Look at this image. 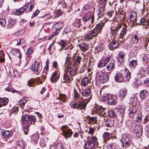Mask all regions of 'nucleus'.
<instances>
[{"label": "nucleus", "mask_w": 149, "mask_h": 149, "mask_svg": "<svg viewBox=\"0 0 149 149\" xmlns=\"http://www.w3.org/2000/svg\"><path fill=\"white\" fill-rule=\"evenodd\" d=\"M59 44L62 48L65 47L66 45L65 41L63 40H61L60 42H59Z\"/></svg>", "instance_id": "obj_58"}, {"label": "nucleus", "mask_w": 149, "mask_h": 149, "mask_svg": "<svg viewBox=\"0 0 149 149\" xmlns=\"http://www.w3.org/2000/svg\"><path fill=\"white\" fill-rule=\"evenodd\" d=\"M97 74L99 77L100 79L103 83H105L108 81L109 77L105 74L102 71L97 72Z\"/></svg>", "instance_id": "obj_5"}, {"label": "nucleus", "mask_w": 149, "mask_h": 149, "mask_svg": "<svg viewBox=\"0 0 149 149\" xmlns=\"http://www.w3.org/2000/svg\"><path fill=\"white\" fill-rule=\"evenodd\" d=\"M83 100H85L84 101H82L78 103L79 105V110H82L85 109L86 107L87 104L90 100V97L88 98H83Z\"/></svg>", "instance_id": "obj_7"}, {"label": "nucleus", "mask_w": 149, "mask_h": 149, "mask_svg": "<svg viewBox=\"0 0 149 149\" xmlns=\"http://www.w3.org/2000/svg\"><path fill=\"white\" fill-rule=\"evenodd\" d=\"M81 94L83 96L82 98H86V97H88V98L89 97V96L91 93V90L90 88L86 89L84 90H82L80 91ZM91 97V96H90Z\"/></svg>", "instance_id": "obj_8"}, {"label": "nucleus", "mask_w": 149, "mask_h": 149, "mask_svg": "<svg viewBox=\"0 0 149 149\" xmlns=\"http://www.w3.org/2000/svg\"><path fill=\"white\" fill-rule=\"evenodd\" d=\"M26 10H27L25 9V8H24L22 7L16 10L14 13L17 15H20L23 14L24 12L26 11Z\"/></svg>", "instance_id": "obj_23"}, {"label": "nucleus", "mask_w": 149, "mask_h": 149, "mask_svg": "<svg viewBox=\"0 0 149 149\" xmlns=\"http://www.w3.org/2000/svg\"><path fill=\"white\" fill-rule=\"evenodd\" d=\"M79 46L80 50L83 52L87 50L89 48L88 45L84 42L81 43L80 44H79Z\"/></svg>", "instance_id": "obj_20"}, {"label": "nucleus", "mask_w": 149, "mask_h": 149, "mask_svg": "<svg viewBox=\"0 0 149 149\" xmlns=\"http://www.w3.org/2000/svg\"><path fill=\"white\" fill-rule=\"evenodd\" d=\"M68 54L67 55V57L66 59L65 64L67 63L68 65H70L74 61V57L76 54H73V55L70 54V52H68Z\"/></svg>", "instance_id": "obj_6"}, {"label": "nucleus", "mask_w": 149, "mask_h": 149, "mask_svg": "<svg viewBox=\"0 0 149 149\" xmlns=\"http://www.w3.org/2000/svg\"><path fill=\"white\" fill-rule=\"evenodd\" d=\"M67 73L71 77L74 76L76 74V70L73 67L72 68L69 66L67 68Z\"/></svg>", "instance_id": "obj_10"}, {"label": "nucleus", "mask_w": 149, "mask_h": 149, "mask_svg": "<svg viewBox=\"0 0 149 149\" xmlns=\"http://www.w3.org/2000/svg\"><path fill=\"white\" fill-rule=\"evenodd\" d=\"M29 116L26 114L22 116V123H27L29 121Z\"/></svg>", "instance_id": "obj_41"}, {"label": "nucleus", "mask_w": 149, "mask_h": 149, "mask_svg": "<svg viewBox=\"0 0 149 149\" xmlns=\"http://www.w3.org/2000/svg\"><path fill=\"white\" fill-rule=\"evenodd\" d=\"M136 13L135 11H132L130 15V19L132 23H136Z\"/></svg>", "instance_id": "obj_17"}, {"label": "nucleus", "mask_w": 149, "mask_h": 149, "mask_svg": "<svg viewBox=\"0 0 149 149\" xmlns=\"http://www.w3.org/2000/svg\"><path fill=\"white\" fill-rule=\"evenodd\" d=\"M121 141L125 143L126 146H130L131 140L129 135L127 134H123L120 139Z\"/></svg>", "instance_id": "obj_3"}, {"label": "nucleus", "mask_w": 149, "mask_h": 149, "mask_svg": "<svg viewBox=\"0 0 149 149\" xmlns=\"http://www.w3.org/2000/svg\"><path fill=\"white\" fill-rule=\"evenodd\" d=\"M136 109L135 107H133L131 108L129 110V116L130 118L132 119L134 118L136 113Z\"/></svg>", "instance_id": "obj_12"}, {"label": "nucleus", "mask_w": 149, "mask_h": 149, "mask_svg": "<svg viewBox=\"0 0 149 149\" xmlns=\"http://www.w3.org/2000/svg\"><path fill=\"white\" fill-rule=\"evenodd\" d=\"M10 75L14 77H17L19 76V73L16 70H12L9 72Z\"/></svg>", "instance_id": "obj_40"}, {"label": "nucleus", "mask_w": 149, "mask_h": 149, "mask_svg": "<svg viewBox=\"0 0 149 149\" xmlns=\"http://www.w3.org/2000/svg\"><path fill=\"white\" fill-rule=\"evenodd\" d=\"M26 102V99L25 97H23L20 100L19 102V104L20 107L23 108V106Z\"/></svg>", "instance_id": "obj_44"}, {"label": "nucleus", "mask_w": 149, "mask_h": 149, "mask_svg": "<svg viewBox=\"0 0 149 149\" xmlns=\"http://www.w3.org/2000/svg\"><path fill=\"white\" fill-rule=\"evenodd\" d=\"M59 98L63 102H64L66 99V96L64 94H61L59 95V98L57 97V99Z\"/></svg>", "instance_id": "obj_57"}, {"label": "nucleus", "mask_w": 149, "mask_h": 149, "mask_svg": "<svg viewBox=\"0 0 149 149\" xmlns=\"http://www.w3.org/2000/svg\"><path fill=\"white\" fill-rule=\"evenodd\" d=\"M115 63H110L108 64L107 66V70L109 71L110 72L114 68Z\"/></svg>", "instance_id": "obj_37"}, {"label": "nucleus", "mask_w": 149, "mask_h": 149, "mask_svg": "<svg viewBox=\"0 0 149 149\" xmlns=\"http://www.w3.org/2000/svg\"><path fill=\"white\" fill-rule=\"evenodd\" d=\"M103 143L106 144V143L110 139L109 133L107 132H105L103 134Z\"/></svg>", "instance_id": "obj_21"}, {"label": "nucleus", "mask_w": 149, "mask_h": 149, "mask_svg": "<svg viewBox=\"0 0 149 149\" xmlns=\"http://www.w3.org/2000/svg\"><path fill=\"white\" fill-rule=\"evenodd\" d=\"M109 115L111 117L116 118V113L113 110H111L109 112Z\"/></svg>", "instance_id": "obj_55"}, {"label": "nucleus", "mask_w": 149, "mask_h": 149, "mask_svg": "<svg viewBox=\"0 0 149 149\" xmlns=\"http://www.w3.org/2000/svg\"><path fill=\"white\" fill-rule=\"evenodd\" d=\"M148 95V93L146 90L142 91L140 92V97L142 99H145Z\"/></svg>", "instance_id": "obj_27"}, {"label": "nucleus", "mask_w": 149, "mask_h": 149, "mask_svg": "<svg viewBox=\"0 0 149 149\" xmlns=\"http://www.w3.org/2000/svg\"><path fill=\"white\" fill-rule=\"evenodd\" d=\"M70 106L74 109H76L79 110V105L78 103L75 102H72L70 103Z\"/></svg>", "instance_id": "obj_47"}, {"label": "nucleus", "mask_w": 149, "mask_h": 149, "mask_svg": "<svg viewBox=\"0 0 149 149\" xmlns=\"http://www.w3.org/2000/svg\"><path fill=\"white\" fill-rule=\"evenodd\" d=\"M142 58V60L144 61L148 62L149 55L146 54H142L141 55Z\"/></svg>", "instance_id": "obj_53"}, {"label": "nucleus", "mask_w": 149, "mask_h": 149, "mask_svg": "<svg viewBox=\"0 0 149 149\" xmlns=\"http://www.w3.org/2000/svg\"><path fill=\"white\" fill-rule=\"evenodd\" d=\"M73 78L68 76V74L67 73H65L63 76V81L62 82L64 83H70L73 80Z\"/></svg>", "instance_id": "obj_18"}, {"label": "nucleus", "mask_w": 149, "mask_h": 149, "mask_svg": "<svg viewBox=\"0 0 149 149\" xmlns=\"http://www.w3.org/2000/svg\"><path fill=\"white\" fill-rule=\"evenodd\" d=\"M36 121V118L35 116H29V121L30 122L31 124H33L34 125H35Z\"/></svg>", "instance_id": "obj_45"}, {"label": "nucleus", "mask_w": 149, "mask_h": 149, "mask_svg": "<svg viewBox=\"0 0 149 149\" xmlns=\"http://www.w3.org/2000/svg\"><path fill=\"white\" fill-rule=\"evenodd\" d=\"M14 24V22L11 19H9L8 22L7 27L8 29L11 28L13 27Z\"/></svg>", "instance_id": "obj_39"}, {"label": "nucleus", "mask_w": 149, "mask_h": 149, "mask_svg": "<svg viewBox=\"0 0 149 149\" xmlns=\"http://www.w3.org/2000/svg\"><path fill=\"white\" fill-rule=\"evenodd\" d=\"M105 63H104L103 61L102 60L100 61L97 64V67L99 68H102L106 65Z\"/></svg>", "instance_id": "obj_59"}, {"label": "nucleus", "mask_w": 149, "mask_h": 149, "mask_svg": "<svg viewBox=\"0 0 149 149\" xmlns=\"http://www.w3.org/2000/svg\"><path fill=\"white\" fill-rule=\"evenodd\" d=\"M71 31V29L70 26H67L64 29L63 32L62 34L63 35H65L68 34L70 33Z\"/></svg>", "instance_id": "obj_36"}, {"label": "nucleus", "mask_w": 149, "mask_h": 149, "mask_svg": "<svg viewBox=\"0 0 149 149\" xmlns=\"http://www.w3.org/2000/svg\"><path fill=\"white\" fill-rule=\"evenodd\" d=\"M115 80L118 82H122L124 81V77L122 73H117L115 77Z\"/></svg>", "instance_id": "obj_14"}, {"label": "nucleus", "mask_w": 149, "mask_h": 149, "mask_svg": "<svg viewBox=\"0 0 149 149\" xmlns=\"http://www.w3.org/2000/svg\"><path fill=\"white\" fill-rule=\"evenodd\" d=\"M121 24H118L113 29H111V33L112 36H115L117 34L118 32L121 28Z\"/></svg>", "instance_id": "obj_19"}, {"label": "nucleus", "mask_w": 149, "mask_h": 149, "mask_svg": "<svg viewBox=\"0 0 149 149\" xmlns=\"http://www.w3.org/2000/svg\"><path fill=\"white\" fill-rule=\"evenodd\" d=\"M134 123H131V127L132 131L134 134H136L137 136L139 137L142 136L143 133L142 126L140 124H138L134 126Z\"/></svg>", "instance_id": "obj_1"}, {"label": "nucleus", "mask_w": 149, "mask_h": 149, "mask_svg": "<svg viewBox=\"0 0 149 149\" xmlns=\"http://www.w3.org/2000/svg\"><path fill=\"white\" fill-rule=\"evenodd\" d=\"M114 120L111 119H108L106 121V125L107 127H111L114 125Z\"/></svg>", "instance_id": "obj_43"}, {"label": "nucleus", "mask_w": 149, "mask_h": 149, "mask_svg": "<svg viewBox=\"0 0 149 149\" xmlns=\"http://www.w3.org/2000/svg\"><path fill=\"white\" fill-rule=\"evenodd\" d=\"M137 64V61L136 60H132L130 63L129 66L133 68H135L136 65Z\"/></svg>", "instance_id": "obj_48"}, {"label": "nucleus", "mask_w": 149, "mask_h": 149, "mask_svg": "<svg viewBox=\"0 0 149 149\" xmlns=\"http://www.w3.org/2000/svg\"><path fill=\"white\" fill-rule=\"evenodd\" d=\"M110 58V56L109 55L107 54L106 56H103V59L102 60L103 61L104 63L106 64L109 61Z\"/></svg>", "instance_id": "obj_46"}, {"label": "nucleus", "mask_w": 149, "mask_h": 149, "mask_svg": "<svg viewBox=\"0 0 149 149\" xmlns=\"http://www.w3.org/2000/svg\"><path fill=\"white\" fill-rule=\"evenodd\" d=\"M143 84L145 86L149 87V78H146L143 81Z\"/></svg>", "instance_id": "obj_62"}, {"label": "nucleus", "mask_w": 149, "mask_h": 149, "mask_svg": "<svg viewBox=\"0 0 149 149\" xmlns=\"http://www.w3.org/2000/svg\"><path fill=\"white\" fill-rule=\"evenodd\" d=\"M26 144L25 142H24L23 139L19 140L18 141V146L21 149H24L26 146Z\"/></svg>", "instance_id": "obj_26"}, {"label": "nucleus", "mask_w": 149, "mask_h": 149, "mask_svg": "<svg viewBox=\"0 0 149 149\" xmlns=\"http://www.w3.org/2000/svg\"><path fill=\"white\" fill-rule=\"evenodd\" d=\"M61 130L63 132V135L66 139L70 138L72 134V130L67 125L62 126Z\"/></svg>", "instance_id": "obj_2"}, {"label": "nucleus", "mask_w": 149, "mask_h": 149, "mask_svg": "<svg viewBox=\"0 0 149 149\" xmlns=\"http://www.w3.org/2000/svg\"><path fill=\"white\" fill-rule=\"evenodd\" d=\"M84 38L86 40L88 41L91 39L92 38V36L90 32L88 34H86L84 37Z\"/></svg>", "instance_id": "obj_61"}, {"label": "nucleus", "mask_w": 149, "mask_h": 149, "mask_svg": "<svg viewBox=\"0 0 149 149\" xmlns=\"http://www.w3.org/2000/svg\"><path fill=\"white\" fill-rule=\"evenodd\" d=\"M104 24L102 22L98 23L96 26L95 29L99 31L100 32L102 30V29L104 26Z\"/></svg>", "instance_id": "obj_35"}, {"label": "nucleus", "mask_w": 149, "mask_h": 149, "mask_svg": "<svg viewBox=\"0 0 149 149\" xmlns=\"http://www.w3.org/2000/svg\"><path fill=\"white\" fill-rule=\"evenodd\" d=\"M8 102V99L6 97L0 98V107L6 105Z\"/></svg>", "instance_id": "obj_25"}, {"label": "nucleus", "mask_w": 149, "mask_h": 149, "mask_svg": "<svg viewBox=\"0 0 149 149\" xmlns=\"http://www.w3.org/2000/svg\"><path fill=\"white\" fill-rule=\"evenodd\" d=\"M5 90L9 92H12L13 93L16 92L17 93H19V92L18 91H17L14 89L10 87H8L5 89Z\"/></svg>", "instance_id": "obj_52"}, {"label": "nucleus", "mask_w": 149, "mask_h": 149, "mask_svg": "<svg viewBox=\"0 0 149 149\" xmlns=\"http://www.w3.org/2000/svg\"><path fill=\"white\" fill-rule=\"evenodd\" d=\"M2 135L4 138L9 137L11 136L9 131H4L2 132Z\"/></svg>", "instance_id": "obj_38"}, {"label": "nucleus", "mask_w": 149, "mask_h": 149, "mask_svg": "<svg viewBox=\"0 0 149 149\" xmlns=\"http://www.w3.org/2000/svg\"><path fill=\"white\" fill-rule=\"evenodd\" d=\"M107 102L110 104L114 105L116 104V102L112 98H110L107 101Z\"/></svg>", "instance_id": "obj_63"}, {"label": "nucleus", "mask_w": 149, "mask_h": 149, "mask_svg": "<svg viewBox=\"0 0 149 149\" xmlns=\"http://www.w3.org/2000/svg\"><path fill=\"white\" fill-rule=\"evenodd\" d=\"M25 40L23 39H19L17 41V45H22L25 42Z\"/></svg>", "instance_id": "obj_60"}, {"label": "nucleus", "mask_w": 149, "mask_h": 149, "mask_svg": "<svg viewBox=\"0 0 149 149\" xmlns=\"http://www.w3.org/2000/svg\"><path fill=\"white\" fill-rule=\"evenodd\" d=\"M104 49V46L102 44H99L96 47L95 51L96 53H99L102 51Z\"/></svg>", "instance_id": "obj_32"}, {"label": "nucleus", "mask_w": 149, "mask_h": 149, "mask_svg": "<svg viewBox=\"0 0 149 149\" xmlns=\"http://www.w3.org/2000/svg\"><path fill=\"white\" fill-rule=\"evenodd\" d=\"M126 89H122L120 90L118 96L120 97H124L127 93Z\"/></svg>", "instance_id": "obj_33"}, {"label": "nucleus", "mask_w": 149, "mask_h": 149, "mask_svg": "<svg viewBox=\"0 0 149 149\" xmlns=\"http://www.w3.org/2000/svg\"><path fill=\"white\" fill-rule=\"evenodd\" d=\"M127 33V28L126 26H124L121 30L120 33L119 34L118 37L120 38H124Z\"/></svg>", "instance_id": "obj_24"}, {"label": "nucleus", "mask_w": 149, "mask_h": 149, "mask_svg": "<svg viewBox=\"0 0 149 149\" xmlns=\"http://www.w3.org/2000/svg\"><path fill=\"white\" fill-rule=\"evenodd\" d=\"M94 147L95 145L89 142L88 141L86 143L85 146V148L87 149H93L94 148Z\"/></svg>", "instance_id": "obj_34"}, {"label": "nucleus", "mask_w": 149, "mask_h": 149, "mask_svg": "<svg viewBox=\"0 0 149 149\" xmlns=\"http://www.w3.org/2000/svg\"><path fill=\"white\" fill-rule=\"evenodd\" d=\"M63 26V24L62 22H59L54 24L52 28L53 29L55 30L56 31H57L61 29Z\"/></svg>", "instance_id": "obj_15"}, {"label": "nucleus", "mask_w": 149, "mask_h": 149, "mask_svg": "<svg viewBox=\"0 0 149 149\" xmlns=\"http://www.w3.org/2000/svg\"><path fill=\"white\" fill-rule=\"evenodd\" d=\"M141 83V80L139 78H137L135 79V81L133 84V86L134 88H137L140 86Z\"/></svg>", "instance_id": "obj_30"}, {"label": "nucleus", "mask_w": 149, "mask_h": 149, "mask_svg": "<svg viewBox=\"0 0 149 149\" xmlns=\"http://www.w3.org/2000/svg\"><path fill=\"white\" fill-rule=\"evenodd\" d=\"M41 69L40 64L37 61L34 62L31 68V70L36 72L37 74H39Z\"/></svg>", "instance_id": "obj_4"}, {"label": "nucleus", "mask_w": 149, "mask_h": 149, "mask_svg": "<svg viewBox=\"0 0 149 149\" xmlns=\"http://www.w3.org/2000/svg\"><path fill=\"white\" fill-rule=\"evenodd\" d=\"M142 115L140 113H136L132 119L133 120L140 122L142 120Z\"/></svg>", "instance_id": "obj_22"}, {"label": "nucleus", "mask_w": 149, "mask_h": 149, "mask_svg": "<svg viewBox=\"0 0 149 149\" xmlns=\"http://www.w3.org/2000/svg\"><path fill=\"white\" fill-rule=\"evenodd\" d=\"M88 133L91 134H94V131L95 130V127H92L90 126L88 127Z\"/></svg>", "instance_id": "obj_51"}, {"label": "nucleus", "mask_w": 149, "mask_h": 149, "mask_svg": "<svg viewBox=\"0 0 149 149\" xmlns=\"http://www.w3.org/2000/svg\"><path fill=\"white\" fill-rule=\"evenodd\" d=\"M12 52L15 55L18 57L19 60L21 59V55L19 49H15L13 50Z\"/></svg>", "instance_id": "obj_28"}, {"label": "nucleus", "mask_w": 149, "mask_h": 149, "mask_svg": "<svg viewBox=\"0 0 149 149\" xmlns=\"http://www.w3.org/2000/svg\"><path fill=\"white\" fill-rule=\"evenodd\" d=\"M60 77V74L58 72H54L50 78V80L52 82L55 83L58 80Z\"/></svg>", "instance_id": "obj_9"}, {"label": "nucleus", "mask_w": 149, "mask_h": 149, "mask_svg": "<svg viewBox=\"0 0 149 149\" xmlns=\"http://www.w3.org/2000/svg\"><path fill=\"white\" fill-rule=\"evenodd\" d=\"M90 33L92 37H95L97 36L98 34L100 33L99 31L95 29H94L90 31Z\"/></svg>", "instance_id": "obj_42"}, {"label": "nucleus", "mask_w": 149, "mask_h": 149, "mask_svg": "<svg viewBox=\"0 0 149 149\" xmlns=\"http://www.w3.org/2000/svg\"><path fill=\"white\" fill-rule=\"evenodd\" d=\"M33 8V5L32 4L30 5V8L29 9V6L28 5H27L26 6L25 8L26 10H26V12L27 13H28L29 12L31 11L32 9Z\"/></svg>", "instance_id": "obj_56"}, {"label": "nucleus", "mask_w": 149, "mask_h": 149, "mask_svg": "<svg viewBox=\"0 0 149 149\" xmlns=\"http://www.w3.org/2000/svg\"><path fill=\"white\" fill-rule=\"evenodd\" d=\"M55 149H63V145L60 143H58L56 145Z\"/></svg>", "instance_id": "obj_64"}, {"label": "nucleus", "mask_w": 149, "mask_h": 149, "mask_svg": "<svg viewBox=\"0 0 149 149\" xmlns=\"http://www.w3.org/2000/svg\"><path fill=\"white\" fill-rule=\"evenodd\" d=\"M88 140L89 142L92 143L95 146L98 143V139L96 136L91 135V137L88 138Z\"/></svg>", "instance_id": "obj_11"}, {"label": "nucleus", "mask_w": 149, "mask_h": 149, "mask_svg": "<svg viewBox=\"0 0 149 149\" xmlns=\"http://www.w3.org/2000/svg\"><path fill=\"white\" fill-rule=\"evenodd\" d=\"M73 25L77 27H79L81 25V21L79 19H77L75 20L73 24Z\"/></svg>", "instance_id": "obj_50"}, {"label": "nucleus", "mask_w": 149, "mask_h": 149, "mask_svg": "<svg viewBox=\"0 0 149 149\" xmlns=\"http://www.w3.org/2000/svg\"><path fill=\"white\" fill-rule=\"evenodd\" d=\"M131 73L128 70H127L126 71V74L125 75V78L126 81H129L131 78Z\"/></svg>", "instance_id": "obj_49"}, {"label": "nucleus", "mask_w": 149, "mask_h": 149, "mask_svg": "<svg viewBox=\"0 0 149 149\" xmlns=\"http://www.w3.org/2000/svg\"><path fill=\"white\" fill-rule=\"evenodd\" d=\"M89 83V79L87 77L83 78L81 80V85L84 86H86Z\"/></svg>", "instance_id": "obj_29"}, {"label": "nucleus", "mask_w": 149, "mask_h": 149, "mask_svg": "<svg viewBox=\"0 0 149 149\" xmlns=\"http://www.w3.org/2000/svg\"><path fill=\"white\" fill-rule=\"evenodd\" d=\"M146 69L144 65H141L139 67L138 69V74L142 76H144L145 75V72Z\"/></svg>", "instance_id": "obj_16"}, {"label": "nucleus", "mask_w": 149, "mask_h": 149, "mask_svg": "<svg viewBox=\"0 0 149 149\" xmlns=\"http://www.w3.org/2000/svg\"><path fill=\"white\" fill-rule=\"evenodd\" d=\"M119 45V43L117 41L112 40L109 45V47L110 49L113 50L114 49L117 48Z\"/></svg>", "instance_id": "obj_13"}, {"label": "nucleus", "mask_w": 149, "mask_h": 149, "mask_svg": "<svg viewBox=\"0 0 149 149\" xmlns=\"http://www.w3.org/2000/svg\"><path fill=\"white\" fill-rule=\"evenodd\" d=\"M139 39V37L137 35H135L132 36L131 42L132 43L136 44L138 42Z\"/></svg>", "instance_id": "obj_31"}, {"label": "nucleus", "mask_w": 149, "mask_h": 149, "mask_svg": "<svg viewBox=\"0 0 149 149\" xmlns=\"http://www.w3.org/2000/svg\"><path fill=\"white\" fill-rule=\"evenodd\" d=\"M24 31V29H21L20 30L16 32L15 33V35L17 36H18L23 35Z\"/></svg>", "instance_id": "obj_54"}]
</instances>
